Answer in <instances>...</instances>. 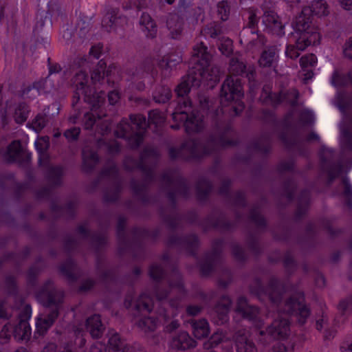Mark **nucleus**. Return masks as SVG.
Segmentation results:
<instances>
[{"label": "nucleus", "instance_id": "nucleus-1", "mask_svg": "<svg viewBox=\"0 0 352 352\" xmlns=\"http://www.w3.org/2000/svg\"><path fill=\"white\" fill-rule=\"evenodd\" d=\"M232 134L230 122L216 116L212 131L208 138L188 140L179 149L170 148L169 157L172 160L182 158L186 160L204 157L221 148L234 146L236 142L232 139Z\"/></svg>", "mask_w": 352, "mask_h": 352}, {"label": "nucleus", "instance_id": "nucleus-2", "mask_svg": "<svg viewBox=\"0 0 352 352\" xmlns=\"http://www.w3.org/2000/svg\"><path fill=\"white\" fill-rule=\"evenodd\" d=\"M207 49L202 42L193 47L188 74L175 89L178 97L184 98L192 88L199 87L203 78L214 82L219 80V69L217 67L209 69L211 55Z\"/></svg>", "mask_w": 352, "mask_h": 352}, {"label": "nucleus", "instance_id": "nucleus-3", "mask_svg": "<svg viewBox=\"0 0 352 352\" xmlns=\"http://www.w3.org/2000/svg\"><path fill=\"white\" fill-rule=\"evenodd\" d=\"M158 153L156 148L152 146H146L140 154L139 159L132 156H127L124 160V167L129 171L140 170L142 172L144 178L142 181L132 179L130 182L131 188L134 195L143 204L151 202V199L147 194L149 185L154 181L155 175L153 168L149 164L150 161H155L158 158Z\"/></svg>", "mask_w": 352, "mask_h": 352}, {"label": "nucleus", "instance_id": "nucleus-4", "mask_svg": "<svg viewBox=\"0 0 352 352\" xmlns=\"http://www.w3.org/2000/svg\"><path fill=\"white\" fill-rule=\"evenodd\" d=\"M159 183L161 190L166 193V197L171 204L173 210H175L176 207L177 196L186 199L190 195L188 183L176 170L167 169L164 170L160 176ZM160 215L164 223L173 230L179 226L182 220L180 215L175 210L169 214H166L162 209Z\"/></svg>", "mask_w": 352, "mask_h": 352}, {"label": "nucleus", "instance_id": "nucleus-5", "mask_svg": "<svg viewBox=\"0 0 352 352\" xmlns=\"http://www.w3.org/2000/svg\"><path fill=\"white\" fill-rule=\"evenodd\" d=\"M76 87L72 100V106L74 107L79 101L80 96H83L84 101L91 105V112H87L83 117L84 127L87 130L91 129L96 123V118L101 119L107 116L102 110L104 103V93L100 92L99 95L87 85L88 76L82 71L77 73L72 79Z\"/></svg>", "mask_w": 352, "mask_h": 352}, {"label": "nucleus", "instance_id": "nucleus-6", "mask_svg": "<svg viewBox=\"0 0 352 352\" xmlns=\"http://www.w3.org/2000/svg\"><path fill=\"white\" fill-rule=\"evenodd\" d=\"M261 119L265 124H270L274 131H277L279 126L281 127L278 137L288 150L296 151L300 155L305 156L307 155L302 137L296 126L292 123L289 116H287L279 123L272 111L264 109L261 112Z\"/></svg>", "mask_w": 352, "mask_h": 352}, {"label": "nucleus", "instance_id": "nucleus-7", "mask_svg": "<svg viewBox=\"0 0 352 352\" xmlns=\"http://www.w3.org/2000/svg\"><path fill=\"white\" fill-rule=\"evenodd\" d=\"M37 296L43 301L45 307H53L46 316L43 318H38L36 321V333L43 336L58 316L59 309L63 302L64 294L62 290L57 289L54 283L49 280L45 283L38 291Z\"/></svg>", "mask_w": 352, "mask_h": 352}, {"label": "nucleus", "instance_id": "nucleus-8", "mask_svg": "<svg viewBox=\"0 0 352 352\" xmlns=\"http://www.w3.org/2000/svg\"><path fill=\"white\" fill-rule=\"evenodd\" d=\"M126 219L119 216L117 224V236L118 240L119 252L120 254L131 252L133 257L140 258L143 256V240L149 236V232L145 229L134 228L131 231L130 237L125 232Z\"/></svg>", "mask_w": 352, "mask_h": 352}, {"label": "nucleus", "instance_id": "nucleus-9", "mask_svg": "<svg viewBox=\"0 0 352 352\" xmlns=\"http://www.w3.org/2000/svg\"><path fill=\"white\" fill-rule=\"evenodd\" d=\"M328 14L327 5L324 0H314L311 6L304 7L298 16L292 22L293 28L299 31L310 32L309 41H320L321 36L318 28L313 24L314 15L321 16Z\"/></svg>", "mask_w": 352, "mask_h": 352}, {"label": "nucleus", "instance_id": "nucleus-10", "mask_svg": "<svg viewBox=\"0 0 352 352\" xmlns=\"http://www.w3.org/2000/svg\"><path fill=\"white\" fill-rule=\"evenodd\" d=\"M109 220L103 225L101 222L100 223V230L94 232L90 235V232L88 230L85 225H79L76 228L78 234L82 236L84 239H86L91 236V244L94 248L97 253L96 258V269L97 272L100 278L102 280H112L114 277L113 272L111 270H106L104 268V258L99 254V251L102 250L107 244V237L106 233L102 230L104 228H107L109 226Z\"/></svg>", "mask_w": 352, "mask_h": 352}, {"label": "nucleus", "instance_id": "nucleus-11", "mask_svg": "<svg viewBox=\"0 0 352 352\" xmlns=\"http://www.w3.org/2000/svg\"><path fill=\"white\" fill-rule=\"evenodd\" d=\"M124 306L131 309L134 317L142 316L137 324L142 331H154L157 327V320L153 317L146 316L153 309V303L152 298L145 294L133 300L130 296H127L124 300Z\"/></svg>", "mask_w": 352, "mask_h": 352}, {"label": "nucleus", "instance_id": "nucleus-12", "mask_svg": "<svg viewBox=\"0 0 352 352\" xmlns=\"http://www.w3.org/2000/svg\"><path fill=\"white\" fill-rule=\"evenodd\" d=\"M148 274L155 281L154 292L158 300L166 299L170 288H176L180 292H184L182 276L175 265L171 266V272L168 277V287L163 289L160 282L166 276V270L162 265L154 263L151 265Z\"/></svg>", "mask_w": 352, "mask_h": 352}, {"label": "nucleus", "instance_id": "nucleus-13", "mask_svg": "<svg viewBox=\"0 0 352 352\" xmlns=\"http://www.w3.org/2000/svg\"><path fill=\"white\" fill-rule=\"evenodd\" d=\"M131 122L122 119L117 125L114 131L115 136L128 140L130 147L138 148L143 142V135L138 130L145 129L146 118L141 115L130 116Z\"/></svg>", "mask_w": 352, "mask_h": 352}, {"label": "nucleus", "instance_id": "nucleus-14", "mask_svg": "<svg viewBox=\"0 0 352 352\" xmlns=\"http://www.w3.org/2000/svg\"><path fill=\"white\" fill-rule=\"evenodd\" d=\"M36 146L41 155L38 163L41 166H43L47 168L46 179L49 184L48 186H44L38 190L36 192L37 199H49L52 191V188L59 186L62 184V177L64 175V168L60 166H50L49 157L44 155L45 151L47 148V146L44 147L39 142H36Z\"/></svg>", "mask_w": 352, "mask_h": 352}, {"label": "nucleus", "instance_id": "nucleus-15", "mask_svg": "<svg viewBox=\"0 0 352 352\" xmlns=\"http://www.w3.org/2000/svg\"><path fill=\"white\" fill-rule=\"evenodd\" d=\"M182 105L185 109L181 106L173 113V120L183 122L185 131L188 134L201 132L205 126L203 115L198 110L188 111L187 109L191 108V101L188 99L184 98Z\"/></svg>", "mask_w": 352, "mask_h": 352}, {"label": "nucleus", "instance_id": "nucleus-16", "mask_svg": "<svg viewBox=\"0 0 352 352\" xmlns=\"http://www.w3.org/2000/svg\"><path fill=\"white\" fill-rule=\"evenodd\" d=\"M243 96V87L241 80L237 77L228 76L221 87L220 100L223 105H228L234 102L238 106H233L232 108L236 115L240 114L244 104L241 101Z\"/></svg>", "mask_w": 352, "mask_h": 352}, {"label": "nucleus", "instance_id": "nucleus-17", "mask_svg": "<svg viewBox=\"0 0 352 352\" xmlns=\"http://www.w3.org/2000/svg\"><path fill=\"white\" fill-rule=\"evenodd\" d=\"M305 295L302 292L294 293L285 301L282 308H278V311L294 316L298 324L302 326L311 314L310 309L305 304Z\"/></svg>", "mask_w": 352, "mask_h": 352}, {"label": "nucleus", "instance_id": "nucleus-18", "mask_svg": "<svg viewBox=\"0 0 352 352\" xmlns=\"http://www.w3.org/2000/svg\"><path fill=\"white\" fill-rule=\"evenodd\" d=\"M250 291L259 298L265 296L269 298L272 303L278 304L285 292V287L280 280L273 276L270 278L267 287L263 285L259 278H256L253 284L250 285Z\"/></svg>", "mask_w": 352, "mask_h": 352}, {"label": "nucleus", "instance_id": "nucleus-19", "mask_svg": "<svg viewBox=\"0 0 352 352\" xmlns=\"http://www.w3.org/2000/svg\"><path fill=\"white\" fill-rule=\"evenodd\" d=\"M105 177L108 178L109 186L104 190V199L106 202H114L118 199L122 190V180L115 164L104 168L98 176L97 182Z\"/></svg>", "mask_w": 352, "mask_h": 352}, {"label": "nucleus", "instance_id": "nucleus-20", "mask_svg": "<svg viewBox=\"0 0 352 352\" xmlns=\"http://www.w3.org/2000/svg\"><path fill=\"white\" fill-rule=\"evenodd\" d=\"M320 158L321 169L327 175V186H329L341 175L343 166L340 161L335 160L334 151L329 148L321 150Z\"/></svg>", "mask_w": 352, "mask_h": 352}, {"label": "nucleus", "instance_id": "nucleus-21", "mask_svg": "<svg viewBox=\"0 0 352 352\" xmlns=\"http://www.w3.org/2000/svg\"><path fill=\"white\" fill-rule=\"evenodd\" d=\"M332 84L336 87L352 85V69L347 75H340L334 72L332 76ZM338 107L346 116H350L352 112V96L346 92H340L338 96Z\"/></svg>", "mask_w": 352, "mask_h": 352}, {"label": "nucleus", "instance_id": "nucleus-22", "mask_svg": "<svg viewBox=\"0 0 352 352\" xmlns=\"http://www.w3.org/2000/svg\"><path fill=\"white\" fill-rule=\"evenodd\" d=\"M294 32H292L289 36L290 41H294V45H288L286 49V55L292 59H296L300 56L298 51H303L309 45H318L320 41L316 42L309 41L310 32L307 31H299L294 28Z\"/></svg>", "mask_w": 352, "mask_h": 352}, {"label": "nucleus", "instance_id": "nucleus-23", "mask_svg": "<svg viewBox=\"0 0 352 352\" xmlns=\"http://www.w3.org/2000/svg\"><path fill=\"white\" fill-rule=\"evenodd\" d=\"M223 245V239H218L213 241L212 250L205 254L200 263V272L202 276L209 275L221 263Z\"/></svg>", "mask_w": 352, "mask_h": 352}, {"label": "nucleus", "instance_id": "nucleus-24", "mask_svg": "<svg viewBox=\"0 0 352 352\" xmlns=\"http://www.w3.org/2000/svg\"><path fill=\"white\" fill-rule=\"evenodd\" d=\"M199 245L198 236L195 234L184 236L171 234L167 241L168 248H175L180 250H184L192 256H196Z\"/></svg>", "mask_w": 352, "mask_h": 352}, {"label": "nucleus", "instance_id": "nucleus-25", "mask_svg": "<svg viewBox=\"0 0 352 352\" xmlns=\"http://www.w3.org/2000/svg\"><path fill=\"white\" fill-rule=\"evenodd\" d=\"M199 224L205 230L214 228L224 232L231 231L236 226L235 222L228 221L226 215L218 210H213Z\"/></svg>", "mask_w": 352, "mask_h": 352}, {"label": "nucleus", "instance_id": "nucleus-26", "mask_svg": "<svg viewBox=\"0 0 352 352\" xmlns=\"http://www.w3.org/2000/svg\"><path fill=\"white\" fill-rule=\"evenodd\" d=\"M52 25V20L47 13H45V16L40 14L39 16H37V21L33 31L36 43L43 44L45 47L50 44L48 30Z\"/></svg>", "mask_w": 352, "mask_h": 352}, {"label": "nucleus", "instance_id": "nucleus-27", "mask_svg": "<svg viewBox=\"0 0 352 352\" xmlns=\"http://www.w3.org/2000/svg\"><path fill=\"white\" fill-rule=\"evenodd\" d=\"M289 331V322L287 318H280L275 319L267 328L266 331H260L261 335L267 334L274 340L285 339Z\"/></svg>", "mask_w": 352, "mask_h": 352}, {"label": "nucleus", "instance_id": "nucleus-28", "mask_svg": "<svg viewBox=\"0 0 352 352\" xmlns=\"http://www.w3.org/2000/svg\"><path fill=\"white\" fill-rule=\"evenodd\" d=\"M6 157L9 162L25 164L30 162L31 154L22 148L19 141L14 140L7 147Z\"/></svg>", "mask_w": 352, "mask_h": 352}, {"label": "nucleus", "instance_id": "nucleus-29", "mask_svg": "<svg viewBox=\"0 0 352 352\" xmlns=\"http://www.w3.org/2000/svg\"><path fill=\"white\" fill-rule=\"evenodd\" d=\"M250 336V332L245 329L235 331L232 339L237 352H257L256 345Z\"/></svg>", "mask_w": 352, "mask_h": 352}, {"label": "nucleus", "instance_id": "nucleus-30", "mask_svg": "<svg viewBox=\"0 0 352 352\" xmlns=\"http://www.w3.org/2000/svg\"><path fill=\"white\" fill-rule=\"evenodd\" d=\"M262 22L266 30L279 37L285 35V25L278 15L272 10L265 11L262 16Z\"/></svg>", "mask_w": 352, "mask_h": 352}, {"label": "nucleus", "instance_id": "nucleus-31", "mask_svg": "<svg viewBox=\"0 0 352 352\" xmlns=\"http://www.w3.org/2000/svg\"><path fill=\"white\" fill-rule=\"evenodd\" d=\"M232 300L228 296H223L214 308L212 320L217 325H221L228 320V312Z\"/></svg>", "mask_w": 352, "mask_h": 352}, {"label": "nucleus", "instance_id": "nucleus-32", "mask_svg": "<svg viewBox=\"0 0 352 352\" xmlns=\"http://www.w3.org/2000/svg\"><path fill=\"white\" fill-rule=\"evenodd\" d=\"M116 67L114 65H110L107 69V63L104 60H100L96 68H95L91 75V79L94 84L96 82L103 83V81L107 78V82L110 85L113 83L111 79V76L114 74Z\"/></svg>", "mask_w": 352, "mask_h": 352}, {"label": "nucleus", "instance_id": "nucleus-33", "mask_svg": "<svg viewBox=\"0 0 352 352\" xmlns=\"http://www.w3.org/2000/svg\"><path fill=\"white\" fill-rule=\"evenodd\" d=\"M232 184L229 178H224L221 181L219 193L228 198L234 206L243 208L246 206L245 195L241 191H237L232 197L231 196L229 189Z\"/></svg>", "mask_w": 352, "mask_h": 352}, {"label": "nucleus", "instance_id": "nucleus-34", "mask_svg": "<svg viewBox=\"0 0 352 352\" xmlns=\"http://www.w3.org/2000/svg\"><path fill=\"white\" fill-rule=\"evenodd\" d=\"M236 311L242 317L253 322H256L258 318V309L256 306L248 304L246 298L241 296L237 300Z\"/></svg>", "mask_w": 352, "mask_h": 352}, {"label": "nucleus", "instance_id": "nucleus-35", "mask_svg": "<svg viewBox=\"0 0 352 352\" xmlns=\"http://www.w3.org/2000/svg\"><path fill=\"white\" fill-rule=\"evenodd\" d=\"M258 21V18L256 14L251 12L248 17L247 26L241 32L240 36L245 38L246 41L250 44L254 45L255 41L258 38V35L256 34Z\"/></svg>", "mask_w": 352, "mask_h": 352}, {"label": "nucleus", "instance_id": "nucleus-36", "mask_svg": "<svg viewBox=\"0 0 352 352\" xmlns=\"http://www.w3.org/2000/svg\"><path fill=\"white\" fill-rule=\"evenodd\" d=\"M310 204V192L305 189L302 190L297 199V206L294 213L296 221L301 220L307 213Z\"/></svg>", "mask_w": 352, "mask_h": 352}, {"label": "nucleus", "instance_id": "nucleus-37", "mask_svg": "<svg viewBox=\"0 0 352 352\" xmlns=\"http://www.w3.org/2000/svg\"><path fill=\"white\" fill-rule=\"evenodd\" d=\"M196 341L186 331L179 332L173 337L170 346L178 350H186L196 346Z\"/></svg>", "mask_w": 352, "mask_h": 352}, {"label": "nucleus", "instance_id": "nucleus-38", "mask_svg": "<svg viewBox=\"0 0 352 352\" xmlns=\"http://www.w3.org/2000/svg\"><path fill=\"white\" fill-rule=\"evenodd\" d=\"M85 327L87 331L93 338H100L104 331V327L101 322L100 316L98 314L89 317L86 320Z\"/></svg>", "mask_w": 352, "mask_h": 352}, {"label": "nucleus", "instance_id": "nucleus-39", "mask_svg": "<svg viewBox=\"0 0 352 352\" xmlns=\"http://www.w3.org/2000/svg\"><path fill=\"white\" fill-rule=\"evenodd\" d=\"M60 271L70 282L76 281L80 275V271L72 258H67L60 267Z\"/></svg>", "mask_w": 352, "mask_h": 352}, {"label": "nucleus", "instance_id": "nucleus-40", "mask_svg": "<svg viewBox=\"0 0 352 352\" xmlns=\"http://www.w3.org/2000/svg\"><path fill=\"white\" fill-rule=\"evenodd\" d=\"M76 203L74 201H69L65 206H60L55 202L51 204V210L56 218L66 216L67 218H73L75 215Z\"/></svg>", "mask_w": 352, "mask_h": 352}, {"label": "nucleus", "instance_id": "nucleus-41", "mask_svg": "<svg viewBox=\"0 0 352 352\" xmlns=\"http://www.w3.org/2000/svg\"><path fill=\"white\" fill-rule=\"evenodd\" d=\"M212 184L204 177H200L196 184V196L199 201L207 200L212 189Z\"/></svg>", "mask_w": 352, "mask_h": 352}, {"label": "nucleus", "instance_id": "nucleus-42", "mask_svg": "<svg viewBox=\"0 0 352 352\" xmlns=\"http://www.w3.org/2000/svg\"><path fill=\"white\" fill-rule=\"evenodd\" d=\"M108 343L109 352H142L140 350L135 351L133 347L125 344L118 333L112 335Z\"/></svg>", "mask_w": 352, "mask_h": 352}, {"label": "nucleus", "instance_id": "nucleus-43", "mask_svg": "<svg viewBox=\"0 0 352 352\" xmlns=\"http://www.w3.org/2000/svg\"><path fill=\"white\" fill-rule=\"evenodd\" d=\"M248 220L255 225L258 232H263L267 227L265 217L261 214V208L258 206H254L250 210Z\"/></svg>", "mask_w": 352, "mask_h": 352}, {"label": "nucleus", "instance_id": "nucleus-44", "mask_svg": "<svg viewBox=\"0 0 352 352\" xmlns=\"http://www.w3.org/2000/svg\"><path fill=\"white\" fill-rule=\"evenodd\" d=\"M12 334L18 341H28L31 336V328L28 322L19 321L13 328Z\"/></svg>", "mask_w": 352, "mask_h": 352}, {"label": "nucleus", "instance_id": "nucleus-45", "mask_svg": "<svg viewBox=\"0 0 352 352\" xmlns=\"http://www.w3.org/2000/svg\"><path fill=\"white\" fill-rule=\"evenodd\" d=\"M252 65H246L245 63L238 57H232L230 60L229 71L230 73L236 77L238 76H246V74Z\"/></svg>", "mask_w": 352, "mask_h": 352}, {"label": "nucleus", "instance_id": "nucleus-46", "mask_svg": "<svg viewBox=\"0 0 352 352\" xmlns=\"http://www.w3.org/2000/svg\"><path fill=\"white\" fill-rule=\"evenodd\" d=\"M82 168L86 173L91 172L98 162V156L96 152L89 149L84 148L82 150Z\"/></svg>", "mask_w": 352, "mask_h": 352}, {"label": "nucleus", "instance_id": "nucleus-47", "mask_svg": "<svg viewBox=\"0 0 352 352\" xmlns=\"http://www.w3.org/2000/svg\"><path fill=\"white\" fill-rule=\"evenodd\" d=\"M153 100L157 104L168 102L171 97L172 92L169 87L164 85L156 86L152 94Z\"/></svg>", "mask_w": 352, "mask_h": 352}, {"label": "nucleus", "instance_id": "nucleus-48", "mask_svg": "<svg viewBox=\"0 0 352 352\" xmlns=\"http://www.w3.org/2000/svg\"><path fill=\"white\" fill-rule=\"evenodd\" d=\"M263 104H270L272 106H277L280 104V96L278 93H272L270 85H265L261 91L259 98Z\"/></svg>", "mask_w": 352, "mask_h": 352}, {"label": "nucleus", "instance_id": "nucleus-49", "mask_svg": "<svg viewBox=\"0 0 352 352\" xmlns=\"http://www.w3.org/2000/svg\"><path fill=\"white\" fill-rule=\"evenodd\" d=\"M140 24L147 31L146 37L153 38L157 36V27L155 21L146 12H143L140 19Z\"/></svg>", "mask_w": 352, "mask_h": 352}, {"label": "nucleus", "instance_id": "nucleus-50", "mask_svg": "<svg viewBox=\"0 0 352 352\" xmlns=\"http://www.w3.org/2000/svg\"><path fill=\"white\" fill-rule=\"evenodd\" d=\"M272 134L263 133L261 137L252 144V148L261 153H268L271 148Z\"/></svg>", "mask_w": 352, "mask_h": 352}, {"label": "nucleus", "instance_id": "nucleus-51", "mask_svg": "<svg viewBox=\"0 0 352 352\" xmlns=\"http://www.w3.org/2000/svg\"><path fill=\"white\" fill-rule=\"evenodd\" d=\"M30 106L25 102L18 103L14 109V120L19 124H23L28 118L30 113Z\"/></svg>", "mask_w": 352, "mask_h": 352}, {"label": "nucleus", "instance_id": "nucleus-52", "mask_svg": "<svg viewBox=\"0 0 352 352\" xmlns=\"http://www.w3.org/2000/svg\"><path fill=\"white\" fill-rule=\"evenodd\" d=\"M167 28L172 38H177L183 30L182 21L175 15L170 16L166 21Z\"/></svg>", "mask_w": 352, "mask_h": 352}, {"label": "nucleus", "instance_id": "nucleus-53", "mask_svg": "<svg viewBox=\"0 0 352 352\" xmlns=\"http://www.w3.org/2000/svg\"><path fill=\"white\" fill-rule=\"evenodd\" d=\"M192 327L193 334L197 339L201 340L208 337L210 329L206 320L201 319L193 321L192 322Z\"/></svg>", "mask_w": 352, "mask_h": 352}, {"label": "nucleus", "instance_id": "nucleus-54", "mask_svg": "<svg viewBox=\"0 0 352 352\" xmlns=\"http://www.w3.org/2000/svg\"><path fill=\"white\" fill-rule=\"evenodd\" d=\"M48 116L43 113H38L31 122H28L27 126L32 128L37 133L41 131L48 123Z\"/></svg>", "mask_w": 352, "mask_h": 352}, {"label": "nucleus", "instance_id": "nucleus-55", "mask_svg": "<svg viewBox=\"0 0 352 352\" xmlns=\"http://www.w3.org/2000/svg\"><path fill=\"white\" fill-rule=\"evenodd\" d=\"M296 189V182L293 177H288L283 183L281 195L285 197L288 202H291L294 199V192Z\"/></svg>", "mask_w": 352, "mask_h": 352}, {"label": "nucleus", "instance_id": "nucleus-56", "mask_svg": "<svg viewBox=\"0 0 352 352\" xmlns=\"http://www.w3.org/2000/svg\"><path fill=\"white\" fill-rule=\"evenodd\" d=\"M278 94L280 96V103L285 102L293 107L297 105L299 96V92L297 89H291L285 92L280 91Z\"/></svg>", "mask_w": 352, "mask_h": 352}, {"label": "nucleus", "instance_id": "nucleus-57", "mask_svg": "<svg viewBox=\"0 0 352 352\" xmlns=\"http://www.w3.org/2000/svg\"><path fill=\"white\" fill-rule=\"evenodd\" d=\"M275 55L276 49L274 47H269L264 50L258 60L260 66L263 67H271L275 60Z\"/></svg>", "mask_w": 352, "mask_h": 352}, {"label": "nucleus", "instance_id": "nucleus-58", "mask_svg": "<svg viewBox=\"0 0 352 352\" xmlns=\"http://www.w3.org/2000/svg\"><path fill=\"white\" fill-rule=\"evenodd\" d=\"M97 144L99 148H104L111 155L117 154L120 151V144L114 140L107 141L104 139H100L98 140Z\"/></svg>", "mask_w": 352, "mask_h": 352}, {"label": "nucleus", "instance_id": "nucleus-59", "mask_svg": "<svg viewBox=\"0 0 352 352\" xmlns=\"http://www.w3.org/2000/svg\"><path fill=\"white\" fill-rule=\"evenodd\" d=\"M246 242L249 250L254 254H258L261 252V248L258 243L257 232L253 233L252 231H248Z\"/></svg>", "mask_w": 352, "mask_h": 352}, {"label": "nucleus", "instance_id": "nucleus-60", "mask_svg": "<svg viewBox=\"0 0 352 352\" xmlns=\"http://www.w3.org/2000/svg\"><path fill=\"white\" fill-rule=\"evenodd\" d=\"M246 78L249 82L250 91L254 96L256 94L260 85L259 82L256 80V72L254 66L250 67L248 74H246Z\"/></svg>", "mask_w": 352, "mask_h": 352}, {"label": "nucleus", "instance_id": "nucleus-61", "mask_svg": "<svg viewBox=\"0 0 352 352\" xmlns=\"http://www.w3.org/2000/svg\"><path fill=\"white\" fill-rule=\"evenodd\" d=\"M118 18L113 12H108L102 20V26L107 32H111V30L117 26Z\"/></svg>", "mask_w": 352, "mask_h": 352}, {"label": "nucleus", "instance_id": "nucleus-62", "mask_svg": "<svg viewBox=\"0 0 352 352\" xmlns=\"http://www.w3.org/2000/svg\"><path fill=\"white\" fill-rule=\"evenodd\" d=\"M338 309L342 315L352 311V293L340 300Z\"/></svg>", "mask_w": 352, "mask_h": 352}, {"label": "nucleus", "instance_id": "nucleus-63", "mask_svg": "<svg viewBox=\"0 0 352 352\" xmlns=\"http://www.w3.org/2000/svg\"><path fill=\"white\" fill-rule=\"evenodd\" d=\"M342 184L344 185L343 195L346 198V204L348 207H352V186L349 183V179L344 177L342 179Z\"/></svg>", "mask_w": 352, "mask_h": 352}, {"label": "nucleus", "instance_id": "nucleus-64", "mask_svg": "<svg viewBox=\"0 0 352 352\" xmlns=\"http://www.w3.org/2000/svg\"><path fill=\"white\" fill-rule=\"evenodd\" d=\"M5 288L9 295H16L17 294L16 282L14 276L8 275L6 277Z\"/></svg>", "mask_w": 352, "mask_h": 352}]
</instances>
